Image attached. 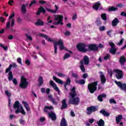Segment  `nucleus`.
I'll use <instances>...</instances> for the list:
<instances>
[{
  "label": "nucleus",
  "mask_w": 126,
  "mask_h": 126,
  "mask_svg": "<svg viewBox=\"0 0 126 126\" xmlns=\"http://www.w3.org/2000/svg\"><path fill=\"white\" fill-rule=\"evenodd\" d=\"M77 49L80 52L86 53L87 51H97L98 46L95 44L86 45L84 43H79L77 45Z\"/></svg>",
  "instance_id": "f257e3e1"
},
{
  "label": "nucleus",
  "mask_w": 126,
  "mask_h": 126,
  "mask_svg": "<svg viewBox=\"0 0 126 126\" xmlns=\"http://www.w3.org/2000/svg\"><path fill=\"white\" fill-rule=\"evenodd\" d=\"M70 98L69 99V104L72 105H78L80 100L78 97H75L76 96V92H75V87H73L71 90V92L69 93Z\"/></svg>",
  "instance_id": "f03ea898"
},
{
  "label": "nucleus",
  "mask_w": 126,
  "mask_h": 126,
  "mask_svg": "<svg viewBox=\"0 0 126 126\" xmlns=\"http://www.w3.org/2000/svg\"><path fill=\"white\" fill-rule=\"evenodd\" d=\"M13 107L15 110L17 109L15 112V114H18L19 113H21L22 115H25L26 114L25 113V110L23 109V107L21 104H19V102L18 101L15 102Z\"/></svg>",
  "instance_id": "7ed1b4c3"
},
{
  "label": "nucleus",
  "mask_w": 126,
  "mask_h": 126,
  "mask_svg": "<svg viewBox=\"0 0 126 126\" xmlns=\"http://www.w3.org/2000/svg\"><path fill=\"white\" fill-rule=\"evenodd\" d=\"M58 45L60 46L59 48L61 51H63V50L66 51V48H65V47H64V45H63V40L59 39L58 41H56L54 44L55 54H58V51H57V50H58Z\"/></svg>",
  "instance_id": "20e7f679"
},
{
  "label": "nucleus",
  "mask_w": 126,
  "mask_h": 126,
  "mask_svg": "<svg viewBox=\"0 0 126 126\" xmlns=\"http://www.w3.org/2000/svg\"><path fill=\"white\" fill-rule=\"evenodd\" d=\"M108 73L111 77L113 76V74L115 73L117 79H121V78H123V71L119 69H114L113 71L109 70H108Z\"/></svg>",
  "instance_id": "39448f33"
},
{
  "label": "nucleus",
  "mask_w": 126,
  "mask_h": 126,
  "mask_svg": "<svg viewBox=\"0 0 126 126\" xmlns=\"http://www.w3.org/2000/svg\"><path fill=\"white\" fill-rule=\"evenodd\" d=\"M54 21L53 24L54 25H63V16L62 15H54Z\"/></svg>",
  "instance_id": "423d86ee"
},
{
  "label": "nucleus",
  "mask_w": 126,
  "mask_h": 126,
  "mask_svg": "<svg viewBox=\"0 0 126 126\" xmlns=\"http://www.w3.org/2000/svg\"><path fill=\"white\" fill-rule=\"evenodd\" d=\"M15 16V13L13 12L9 16V21L7 22L6 25V29H9L10 28V23H11V27H13L14 26V19H13V17Z\"/></svg>",
  "instance_id": "0eeeda50"
},
{
  "label": "nucleus",
  "mask_w": 126,
  "mask_h": 126,
  "mask_svg": "<svg viewBox=\"0 0 126 126\" xmlns=\"http://www.w3.org/2000/svg\"><path fill=\"white\" fill-rule=\"evenodd\" d=\"M97 82H93L91 84H89L88 86V88L90 92V93H94L95 91L97 90Z\"/></svg>",
  "instance_id": "6e6552de"
},
{
  "label": "nucleus",
  "mask_w": 126,
  "mask_h": 126,
  "mask_svg": "<svg viewBox=\"0 0 126 126\" xmlns=\"http://www.w3.org/2000/svg\"><path fill=\"white\" fill-rule=\"evenodd\" d=\"M28 86V82H27V80L24 77H22L21 78V83L20 84V87L21 88L25 89L27 88V86Z\"/></svg>",
  "instance_id": "1a4fd4ad"
},
{
  "label": "nucleus",
  "mask_w": 126,
  "mask_h": 126,
  "mask_svg": "<svg viewBox=\"0 0 126 126\" xmlns=\"http://www.w3.org/2000/svg\"><path fill=\"white\" fill-rule=\"evenodd\" d=\"M54 10L49 8H46V9L48 11V12H51V13H53L54 14H55L57 13L58 11H59V6H58V5L57 4H55L54 5Z\"/></svg>",
  "instance_id": "9d476101"
},
{
  "label": "nucleus",
  "mask_w": 126,
  "mask_h": 126,
  "mask_svg": "<svg viewBox=\"0 0 126 126\" xmlns=\"http://www.w3.org/2000/svg\"><path fill=\"white\" fill-rule=\"evenodd\" d=\"M115 82L116 84H117V85L120 87L121 90L126 91V84H122L121 82H118L117 81H115Z\"/></svg>",
  "instance_id": "9b49d317"
},
{
  "label": "nucleus",
  "mask_w": 126,
  "mask_h": 126,
  "mask_svg": "<svg viewBox=\"0 0 126 126\" xmlns=\"http://www.w3.org/2000/svg\"><path fill=\"white\" fill-rule=\"evenodd\" d=\"M50 85H51V86L53 88L57 91V92H58V94H60V92H61V91H60L59 87H58V86H57V84H56L54 81L52 80L50 81Z\"/></svg>",
  "instance_id": "f8f14e48"
},
{
  "label": "nucleus",
  "mask_w": 126,
  "mask_h": 126,
  "mask_svg": "<svg viewBox=\"0 0 126 126\" xmlns=\"http://www.w3.org/2000/svg\"><path fill=\"white\" fill-rule=\"evenodd\" d=\"M95 111H97V108L94 106H91L87 108L86 113L87 115H91L93 112H95Z\"/></svg>",
  "instance_id": "ddd939ff"
},
{
  "label": "nucleus",
  "mask_w": 126,
  "mask_h": 126,
  "mask_svg": "<svg viewBox=\"0 0 126 126\" xmlns=\"http://www.w3.org/2000/svg\"><path fill=\"white\" fill-rule=\"evenodd\" d=\"M109 45L111 47L109 52L111 54H113V55H114V54H116V51H117V49L115 48V44L113 42H110Z\"/></svg>",
  "instance_id": "4468645a"
},
{
  "label": "nucleus",
  "mask_w": 126,
  "mask_h": 126,
  "mask_svg": "<svg viewBox=\"0 0 126 126\" xmlns=\"http://www.w3.org/2000/svg\"><path fill=\"white\" fill-rule=\"evenodd\" d=\"M5 93L7 97H8V107H11V100L10 99V97L11 96V93L9 92L8 91H5Z\"/></svg>",
  "instance_id": "2eb2a0df"
},
{
  "label": "nucleus",
  "mask_w": 126,
  "mask_h": 126,
  "mask_svg": "<svg viewBox=\"0 0 126 126\" xmlns=\"http://www.w3.org/2000/svg\"><path fill=\"white\" fill-rule=\"evenodd\" d=\"M39 36L40 37H43V38H45V39L48 41V42H53L54 39L50 38L48 35L46 34H40Z\"/></svg>",
  "instance_id": "dca6fc26"
},
{
  "label": "nucleus",
  "mask_w": 126,
  "mask_h": 126,
  "mask_svg": "<svg viewBox=\"0 0 126 126\" xmlns=\"http://www.w3.org/2000/svg\"><path fill=\"white\" fill-rule=\"evenodd\" d=\"M100 5H101V2L98 1L94 4L93 8L95 10H97L99 9V7H100Z\"/></svg>",
  "instance_id": "f3484780"
},
{
  "label": "nucleus",
  "mask_w": 126,
  "mask_h": 126,
  "mask_svg": "<svg viewBox=\"0 0 126 126\" xmlns=\"http://www.w3.org/2000/svg\"><path fill=\"white\" fill-rule=\"evenodd\" d=\"M99 73L100 74V77L101 83L102 84H104V83H105L106 82V78L105 77L104 74H103V73L102 72H100Z\"/></svg>",
  "instance_id": "a211bd4d"
},
{
  "label": "nucleus",
  "mask_w": 126,
  "mask_h": 126,
  "mask_svg": "<svg viewBox=\"0 0 126 126\" xmlns=\"http://www.w3.org/2000/svg\"><path fill=\"white\" fill-rule=\"evenodd\" d=\"M48 115H49V118H51L52 121H55V120L57 119V116H56V114H55V113L53 112L51 113H48Z\"/></svg>",
  "instance_id": "6ab92c4d"
},
{
  "label": "nucleus",
  "mask_w": 126,
  "mask_h": 126,
  "mask_svg": "<svg viewBox=\"0 0 126 126\" xmlns=\"http://www.w3.org/2000/svg\"><path fill=\"white\" fill-rule=\"evenodd\" d=\"M22 104L24 105L25 109H26L27 111L28 112H30V107H29L28 103L26 101H23Z\"/></svg>",
  "instance_id": "aec40b11"
},
{
  "label": "nucleus",
  "mask_w": 126,
  "mask_h": 126,
  "mask_svg": "<svg viewBox=\"0 0 126 126\" xmlns=\"http://www.w3.org/2000/svg\"><path fill=\"white\" fill-rule=\"evenodd\" d=\"M17 66V65L15 63H13L12 64H10L9 67L6 69V73H7V72L11 69V67H16Z\"/></svg>",
  "instance_id": "412c9836"
},
{
  "label": "nucleus",
  "mask_w": 126,
  "mask_h": 126,
  "mask_svg": "<svg viewBox=\"0 0 126 126\" xmlns=\"http://www.w3.org/2000/svg\"><path fill=\"white\" fill-rule=\"evenodd\" d=\"M53 109H54V107H53V106H45L44 110V112H45L46 113H48L49 111H50V110H53Z\"/></svg>",
  "instance_id": "4be33fe9"
},
{
  "label": "nucleus",
  "mask_w": 126,
  "mask_h": 126,
  "mask_svg": "<svg viewBox=\"0 0 126 126\" xmlns=\"http://www.w3.org/2000/svg\"><path fill=\"white\" fill-rule=\"evenodd\" d=\"M54 80L56 81L57 83H59V84H63V81L59 78H57L56 77V76H53V77Z\"/></svg>",
  "instance_id": "5701e85b"
},
{
  "label": "nucleus",
  "mask_w": 126,
  "mask_h": 126,
  "mask_svg": "<svg viewBox=\"0 0 126 126\" xmlns=\"http://www.w3.org/2000/svg\"><path fill=\"white\" fill-rule=\"evenodd\" d=\"M41 12H43V13H45V12H46V9L43 8V7H41L40 8H39L37 12L36 13V14L39 15Z\"/></svg>",
  "instance_id": "b1692460"
},
{
  "label": "nucleus",
  "mask_w": 126,
  "mask_h": 126,
  "mask_svg": "<svg viewBox=\"0 0 126 126\" xmlns=\"http://www.w3.org/2000/svg\"><path fill=\"white\" fill-rule=\"evenodd\" d=\"M61 126H67V123H66V120H65V119L62 118L60 124Z\"/></svg>",
  "instance_id": "393cba45"
},
{
  "label": "nucleus",
  "mask_w": 126,
  "mask_h": 126,
  "mask_svg": "<svg viewBox=\"0 0 126 126\" xmlns=\"http://www.w3.org/2000/svg\"><path fill=\"white\" fill-rule=\"evenodd\" d=\"M100 114H102L103 116H105V117H109L110 116V113L107 112L105 110H101L100 111Z\"/></svg>",
  "instance_id": "a878e982"
},
{
  "label": "nucleus",
  "mask_w": 126,
  "mask_h": 126,
  "mask_svg": "<svg viewBox=\"0 0 126 126\" xmlns=\"http://www.w3.org/2000/svg\"><path fill=\"white\" fill-rule=\"evenodd\" d=\"M119 21L118 18H115L112 21V26H116L118 25V23H119Z\"/></svg>",
  "instance_id": "bb28decb"
},
{
  "label": "nucleus",
  "mask_w": 126,
  "mask_h": 126,
  "mask_svg": "<svg viewBox=\"0 0 126 126\" xmlns=\"http://www.w3.org/2000/svg\"><path fill=\"white\" fill-rule=\"evenodd\" d=\"M80 67L83 72H84V71H85V68L84 67V64H83V61H80Z\"/></svg>",
  "instance_id": "cd10ccee"
},
{
  "label": "nucleus",
  "mask_w": 126,
  "mask_h": 126,
  "mask_svg": "<svg viewBox=\"0 0 126 126\" xmlns=\"http://www.w3.org/2000/svg\"><path fill=\"white\" fill-rule=\"evenodd\" d=\"M122 118L123 116L121 115H118L117 117H116V120L117 124H120V122H121V121L122 120Z\"/></svg>",
  "instance_id": "c85d7f7f"
},
{
  "label": "nucleus",
  "mask_w": 126,
  "mask_h": 126,
  "mask_svg": "<svg viewBox=\"0 0 126 126\" xmlns=\"http://www.w3.org/2000/svg\"><path fill=\"white\" fill-rule=\"evenodd\" d=\"M84 64L86 65L88 64V63H89V58H88V57H87V56H85L84 57Z\"/></svg>",
  "instance_id": "c756f323"
},
{
  "label": "nucleus",
  "mask_w": 126,
  "mask_h": 126,
  "mask_svg": "<svg viewBox=\"0 0 126 126\" xmlns=\"http://www.w3.org/2000/svg\"><path fill=\"white\" fill-rule=\"evenodd\" d=\"M67 107V105H66V103L65 102V99H63L62 100V106L61 109H65V108Z\"/></svg>",
  "instance_id": "7c9ffc66"
},
{
  "label": "nucleus",
  "mask_w": 126,
  "mask_h": 126,
  "mask_svg": "<svg viewBox=\"0 0 126 126\" xmlns=\"http://www.w3.org/2000/svg\"><path fill=\"white\" fill-rule=\"evenodd\" d=\"M98 126H105V122L104 120L100 119L99 122H97Z\"/></svg>",
  "instance_id": "2f4dec72"
},
{
  "label": "nucleus",
  "mask_w": 126,
  "mask_h": 126,
  "mask_svg": "<svg viewBox=\"0 0 126 126\" xmlns=\"http://www.w3.org/2000/svg\"><path fill=\"white\" fill-rule=\"evenodd\" d=\"M12 78H13V74H12V72L10 71L8 74V79L10 81L12 80Z\"/></svg>",
  "instance_id": "473e14b6"
},
{
  "label": "nucleus",
  "mask_w": 126,
  "mask_h": 126,
  "mask_svg": "<svg viewBox=\"0 0 126 126\" xmlns=\"http://www.w3.org/2000/svg\"><path fill=\"white\" fill-rule=\"evenodd\" d=\"M70 79H69V78H68L66 80V82L65 83V85H64V88H65V89H66V85H69L70 84Z\"/></svg>",
  "instance_id": "72a5a7b5"
},
{
  "label": "nucleus",
  "mask_w": 126,
  "mask_h": 126,
  "mask_svg": "<svg viewBox=\"0 0 126 126\" xmlns=\"http://www.w3.org/2000/svg\"><path fill=\"white\" fill-rule=\"evenodd\" d=\"M21 10L23 13H26V5L24 4L22 5Z\"/></svg>",
  "instance_id": "f704fd0d"
},
{
  "label": "nucleus",
  "mask_w": 126,
  "mask_h": 126,
  "mask_svg": "<svg viewBox=\"0 0 126 126\" xmlns=\"http://www.w3.org/2000/svg\"><path fill=\"white\" fill-rule=\"evenodd\" d=\"M126 62V58L124 57H121L120 59V63L121 64H124Z\"/></svg>",
  "instance_id": "c9c22d12"
},
{
  "label": "nucleus",
  "mask_w": 126,
  "mask_h": 126,
  "mask_svg": "<svg viewBox=\"0 0 126 126\" xmlns=\"http://www.w3.org/2000/svg\"><path fill=\"white\" fill-rule=\"evenodd\" d=\"M116 10H118V8L114 7H109L108 8V11H116Z\"/></svg>",
  "instance_id": "e433bc0d"
},
{
  "label": "nucleus",
  "mask_w": 126,
  "mask_h": 126,
  "mask_svg": "<svg viewBox=\"0 0 126 126\" xmlns=\"http://www.w3.org/2000/svg\"><path fill=\"white\" fill-rule=\"evenodd\" d=\"M76 83H78V84H85V80H81L80 81H76Z\"/></svg>",
  "instance_id": "4c0bfd02"
},
{
  "label": "nucleus",
  "mask_w": 126,
  "mask_h": 126,
  "mask_svg": "<svg viewBox=\"0 0 126 126\" xmlns=\"http://www.w3.org/2000/svg\"><path fill=\"white\" fill-rule=\"evenodd\" d=\"M43 24H44V23L41 20H38L37 22L35 23V25L37 26H41L43 25Z\"/></svg>",
  "instance_id": "58836bf2"
},
{
  "label": "nucleus",
  "mask_w": 126,
  "mask_h": 126,
  "mask_svg": "<svg viewBox=\"0 0 126 126\" xmlns=\"http://www.w3.org/2000/svg\"><path fill=\"white\" fill-rule=\"evenodd\" d=\"M51 18H52V17L50 16H49L47 18V24H49V23H52V22H53V21L51 19Z\"/></svg>",
  "instance_id": "ea45409f"
},
{
  "label": "nucleus",
  "mask_w": 126,
  "mask_h": 126,
  "mask_svg": "<svg viewBox=\"0 0 126 126\" xmlns=\"http://www.w3.org/2000/svg\"><path fill=\"white\" fill-rule=\"evenodd\" d=\"M0 47L2 48V49H3V50H4V51H7V50H8L7 46L3 44H0Z\"/></svg>",
  "instance_id": "a19ab883"
},
{
  "label": "nucleus",
  "mask_w": 126,
  "mask_h": 126,
  "mask_svg": "<svg viewBox=\"0 0 126 126\" xmlns=\"http://www.w3.org/2000/svg\"><path fill=\"white\" fill-rule=\"evenodd\" d=\"M22 59H21V58H18L17 59V62L18 63H19V64H21V65H23V64H22Z\"/></svg>",
  "instance_id": "79ce46f5"
},
{
  "label": "nucleus",
  "mask_w": 126,
  "mask_h": 126,
  "mask_svg": "<svg viewBox=\"0 0 126 126\" xmlns=\"http://www.w3.org/2000/svg\"><path fill=\"white\" fill-rule=\"evenodd\" d=\"M56 74L58 76H59V77H63V76H64V74L61 72H58Z\"/></svg>",
  "instance_id": "37998d69"
},
{
  "label": "nucleus",
  "mask_w": 126,
  "mask_h": 126,
  "mask_svg": "<svg viewBox=\"0 0 126 126\" xmlns=\"http://www.w3.org/2000/svg\"><path fill=\"white\" fill-rule=\"evenodd\" d=\"M101 16L103 20H107V16L106 15V14H102Z\"/></svg>",
  "instance_id": "c03bdc74"
},
{
  "label": "nucleus",
  "mask_w": 126,
  "mask_h": 126,
  "mask_svg": "<svg viewBox=\"0 0 126 126\" xmlns=\"http://www.w3.org/2000/svg\"><path fill=\"white\" fill-rule=\"evenodd\" d=\"M64 35H65V36H67V37H68V36L70 35V32L68 31H66L64 32Z\"/></svg>",
  "instance_id": "a18cd8bd"
},
{
  "label": "nucleus",
  "mask_w": 126,
  "mask_h": 126,
  "mask_svg": "<svg viewBox=\"0 0 126 126\" xmlns=\"http://www.w3.org/2000/svg\"><path fill=\"white\" fill-rule=\"evenodd\" d=\"M69 57H70V55H69L68 53H66L63 57V60H66V59H68Z\"/></svg>",
  "instance_id": "49530a36"
},
{
  "label": "nucleus",
  "mask_w": 126,
  "mask_h": 126,
  "mask_svg": "<svg viewBox=\"0 0 126 126\" xmlns=\"http://www.w3.org/2000/svg\"><path fill=\"white\" fill-rule=\"evenodd\" d=\"M38 80L39 82V85H42V84H43V78H42L41 77H39Z\"/></svg>",
  "instance_id": "de8ad7c7"
},
{
  "label": "nucleus",
  "mask_w": 126,
  "mask_h": 126,
  "mask_svg": "<svg viewBox=\"0 0 126 126\" xmlns=\"http://www.w3.org/2000/svg\"><path fill=\"white\" fill-rule=\"evenodd\" d=\"M8 3L9 5H13V3H14V1L13 0H10L8 1Z\"/></svg>",
  "instance_id": "09e8293b"
},
{
  "label": "nucleus",
  "mask_w": 126,
  "mask_h": 126,
  "mask_svg": "<svg viewBox=\"0 0 126 126\" xmlns=\"http://www.w3.org/2000/svg\"><path fill=\"white\" fill-rule=\"evenodd\" d=\"M25 63L26 64H27V65L29 66V65L31 64V62L29 60H27L25 61Z\"/></svg>",
  "instance_id": "8fccbe9b"
},
{
  "label": "nucleus",
  "mask_w": 126,
  "mask_h": 126,
  "mask_svg": "<svg viewBox=\"0 0 126 126\" xmlns=\"http://www.w3.org/2000/svg\"><path fill=\"white\" fill-rule=\"evenodd\" d=\"M109 102L111 104H116V100L113 98L110 99Z\"/></svg>",
  "instance_id": "3c124183"
},
{
  "label": "nucleus",
  "mask_w": 126,
  "mask_h": 126,
  "mask_svg": "<svg viewBox=\"0 0 126 126\" xmlns=\"http://www.w3.org/2000/svg\"><path fill=\"white\" fill-rule=\"evenodd\" d=\"M26 35L27 38L28 39H29V40H30V41H32V38L31 36H30V35H29V34H26Z\"/></svg>",
  "instance_id": "603ef678"
},
{
  "label": "nucleus",
  "mask_w": 126,
  "mask_h": 126,
  "mask_svg": "<svg viewBox=\"0 0 126 126\" xmlns=\"http://www.w3.org/2000/svg\"><path fill=\"white\" fill-rule=\"evenodd\" d=\"M110 59V55L107 54L104 57V60H105L107 61V60H109Z\"/></svg>",
  "instance_id": "864d4df0"
},
{
  "label": "nucleus",
  "mask_w": 126,
  "mask_h": 126,
  "mask_svg": "<svg viewBox=\"0 0 126 126\" xmlns=\"http://www.w3.org/2000/svg\"><path fill=\"white\" fill-rule=\"evenodd\" d=\"M105 29H106V28H105L104 26H101V27H99V30L100 31H104Z\"/></svg>",
  "instance_id": "5fc2aeb1"
},
{
  "label": "nucleus",
  "mask_w": 126,
  "mask_h": 126,
  "mask_svg": "<svg viewBox=\"0 0 126 126\" xmlns=\"http://www.w3.org/2000/svg\"><path fill=\"white\" fill-rule=\"evenodd\" d=\"M36 2V0H33V1H32L31 3L30 4L29 6L30 7L32 6V5H33V4H35Z\"/></svg>",
  "instance_id": "6e6d98bb"
},
{
  "label": "nucleus",
  "mask_w": 126,
  "mask_h": 126,
  "mask_svg": "<svg viewBox=\"0 0 126 126\" xmlns=\"http://www.w3.org/2000/svg\"><path fill=\"white\" fill-rule=\"evenodd\" d=\"M123 42H124V38L121 39L120 41L117 43V45L121 46L123 44Z\"/></svg>",
  "instance_id": "4d7b16f0"
},
{
  "label": "nucleus",
  "mask_w": 126,
  "mask_h": 126,
  "mask_svg": "<svg viewBox=\"0 0 126 126\" xmlns=\"http://www.w3.org/2000/svg\"><path fill=\"white\" fill-rule=\"evenodd\" d=\"M72 76L73 77H75V78H77L78 77V75L75 73H73Z\"/></svg>",
  "instance_id": "13d9d810"
},
{
  "label": "nucleus",
  "mask_w": 126,
  "mask_h": 126,
  "mask_svg": "<svg viewBox=\"0 0 126 126\" xmlns=\"http://www.w3.org/2000/svg\"><path fill=\"white\" fill-rule=\"evenodd\" d=\"M77 18V14H74L73 16L72 19L73 20H75Z\"/></svg>",
  "instance_id": "bf43d9fd"
},
{
  "label": "nucleus",
  "mask_w": 126,
  "mask_h": 126,
  "mask_svg": "<svg viewBox=\"0 0 126 126\" xmlns=\"http://www.w3.org/2000/svg\"><path fill=\"white\" fill-rule=\"evenodd\" d=\"M5 20H6L5 19H4V18L1 17H0V21L1 22H2V23H4V22L5 21Z\"/></svg>",
  "instance_id": "052dcab7"
},
{
  "label": "nucleus",
  "mask_w": 126,
  "mask_h": 126,
  "mask_svg": "<svg viewBox=\"0 0 126 126\" xmlns=\"http://www.w3.org/2000/svg\"><path fill=\"white\" fill-rule=\"evenodd\" d=\"M102 96H100V95H98L97 97V99L98 101H100V102H102L103 101V99H102Z\"/></svg>",
  "instance_id": "680f3d73"
},
{
  "label": "nucleus",
  "mask_w": 126,
  "mask_h": 126,
  "mask_svg": "<svg viewBox=\"0 0 126 126\" xmlns=\"http://www.w3.org/2000/svg\"><path fill=\"white\" fill-rule=\"evenodd\" d=\"M13 82L14 84H15V85H17V80H16V79H15V78L13 79Z\"/></svg>",
  "instance_id": "e2e57ef3"
},
{
  "label": "nucleus",
  "mask_w": 126,
  "mask_h": 126,
  "mask_svg": "<svg viewBox=\"0 0 126 126\" xmlns=\"http://www.w3.org/2000/svg\"><path fill=\"white\" fill-rule=\"evenodd\" d=\"M113 31H112L111 30H109L107 32V35H108V36H110L111 37V33H112Z\"/></svg>",
  "instance_id": "0e129e2a"
},
{
  "label": "nucleus",
  "mask_w": 126,
  "mask_h": 126,
  "mask_svg": "<svg viewBox=\"0 0 126 126\" xmlns=\"http://www.w3.org/2000/svg\"><path fill=\"white\" fill-rule=\"evenodd\" d=\"M95 120L94 119H89V122L90 124H93L94 123Z\"/></svg>",
  "instance_id": "69168bd1"
},
{
  "label": "nucleus",
  "mask_w": 126,
  "mask_h": 126,
  "mask_svg": "<svg viewBox=\"0 0 126 126\" xmlns=\"http://www.w3.org/2000/svg\"><path fill=\"white\" fill-rule=\"evenodd\" d=\"M48 98L50 101H52L54 99V98H53V96H52V95H48Z\"/></svg>",
  "instance_id": "338daca9"
},
{
  "label": "nucleus",
  "mask_w": 126,
  "mask_h": 126,
  "mask_svg": "<svg viewBox=\"0 0 126 126\" xmlns=\"http://www.w3.org/2000/svg\"><path fill=\"white\" fill-rule=\"evenodd\" d=\"M14 118H16L15 115H10L9 118H10L11 120H12V119H14Z\"/></svg>",
  "instance_id": "774afa93"
}]
</instances>
